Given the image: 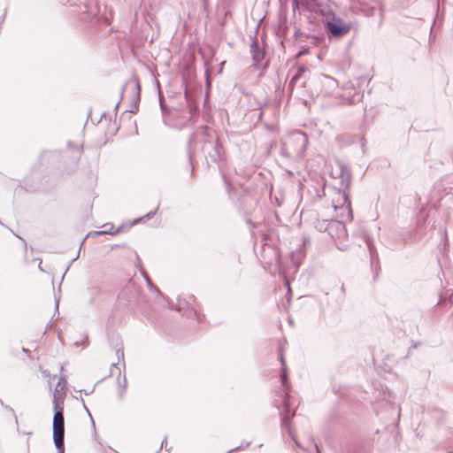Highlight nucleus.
I'll return each instance as SVG.
<instances>
[{
  "label": "nucleus",
  "instance_id": "f257e3e1",
  "mask_svg": "<svg viewBox=\"0 0 453 453\" xmlns=\"http://www.w3.org/2000/svg\"><path fill=\"white\" fill-rule=\"evenodd\" d=\"M330 176L333 179L328 187V196L331 198L332 207L336 213L334 221L319 220L316 221L315 226L319 231H326L330 227H335L345 232L344 222L351 221L353 213L349 197L351 183V172L349 168L340 161L331 165Z\"/></svg>",
  "mask_w": 453,
  "mask_h": 453
},
{
  "label": "nucleus",
  "instance_id": "f03ea898",
  "mask_svg": "<svg viewBox=\"0 0 453 453\" xmlns=\"http://www.w3.org/2000/svg\"><path fill=\"white\" fill-rule=\"evenodd\" d=\"M308 138L303 132H295L280 142V154L286 157H302L306 150Z\"/></svg>",
  "mask_w": 453,
  "mask_h": 453
},
{
  "label": "nucleus",
  "instance_id": "7ed1b4c3",
  "mask_svg": "<svg viewBox=\"0 0 453 453\" xmlns=\"http://www.w3.org/2000/svg\"><path fill=\"white\" fill-rule=\"evenodd\" d=\"M281 383L284 387V392H283V406L284 411L281 412V426L284 430H286L288 434L292 437L293 436V431L290 424L291 418L295 416V409H296V401L292 400V397L289 395L288 389V379H287V370L283 369L281 374H280ZM295 440V438H293Z\"/></svg>",
  "mask_w": 453,
  "mask_h": 453
},
{
  "label": "nucleus",
  "instance_id": "20e7f679",
  "mask_svg": "<svg viewBox=\"0 0 453 453\" xmlns=\"http://www.w3.org/2000/svg\"><path fill=\"white\" fill-rule=\"evenodd\" d=\"M54 417H53V441L58 449V453H65L64 435H65V419L63 403H59L56 396L54 397Z\"/></svg>",
  "mask_w": 453,
  "mask_h": 453
},
{
  "label": "nucleus",
  "instance_id": "39448f33",
  "mask_svg": "<svg viewBox=\"0 0 453 453\" xmlns=\"http://www.w3.org/2000/svg\"><path fill=\"white\" fill-rule=\"evenodd\" d=\"M217 137L212 129L208 127H201L196 129V131L190 137L188 142V157L189 159H192V154L196 152L197 150V145L201 144L202 147L205 144L206 142L216 141Z\"/></svg>",
  "mask_w": 453,
  "mask_h": 453
},
{
  "label": "nucleus",
  "instance_id": "423d86ee",
  "mask_svg": "<svg viewBox=\"0 0 453 453\" xmlns=\"http://www.w3.org/2000/svg\"><path fill=\"white\" fill-rule=\"evenodd\" d=\"M321 94L323 96H333L342 98L344 102L352 104L354 99L350 98L345 93H341L338 88L337 81L330 76L324 75L320 79Z\"/></svg>",
  "mask_w": 453,
  "mask_h": 453
},
{
  "label": "nucleus",
  "instance_id": "0eeeda50",
  "mask_svg": "<svg viewBox=\"0 0 453 453\" xmlns=\"http://www.w3.org/2000/svg\"><path fill=\"white\" fill-rule=\"evenodd\" d=\"M203 152L211 158L212 162L221 161L223 158L224 151L221 144L218 139L216 141L206 142L205 144L201 147Z\"/></svg>",
  "mask_w": 453,
  "mask_h": 453
},
{
  "label": "nucleus",
  "instance_id": "6e6552de",
  "mask_svg": "<svg viewBox=\"0 0 453 453\" xmlns=\"http://www.w3.org/2000/svg\"><path fill=\"white\" fill-rule=\"evenodd\" d=\"M327 29L334 36H341L350 30V25L342 23L341 19H334V22H327Z\"/></svg>",
  "mask_w": 453,
  "mask_h": 453
},
{
  "label": "nucleus",
  "instance_id": "1a4fd4ad",
  "mask_svg": "<svg viewBox=\"0 0 453 453\" xmlns=\"http://www.w3.org/2000/svg\"><path fill=\"white\" fill-rule=\"evenodd\" d=\"M250 55L253 61V65L258 67L262 60L265 58L264 50L260 49L256 40H253L250 43Z\"/></svg>",
  "mask_w": 453,
  "mask_h": 453
},
{
  "label": "nucleus",
  "instance_id": "9d476101",
  "mask_svg": "<svg viewBox=\"0 0 453 453\" xmlns=\"http://www.w3.org/2000/svg\"><path fill=\"white\" fill-rule=\"evenodd\" d=\"M307 71V68L304 67V66H299L298 69H297V72L294 75V77L292 78V80L290 81V85L294 84L297 79H299V77L304 73Z\"/></svg>",
  "mask_w": 453,
  "mask_h": 453
},
{
  "label": "nucleus",
  "instance_id": "9b49d317",
  "mask_svg": "<svg viewBox=\"0 0 453 453\" xmlns=\"http://www.w3.org/2000/svg\"><path fill=\"white\" fill-rule=\"evenodd\" d=\"M308 3L307 2H304L303 0H293L292 1V6H293V11L295 12L296 10H299L301 7H303L305 5H307Z\"/></svg>",
  "mask_w": 453,
  "mask_h": 453
},
{
  "label": "nucleus",
  "instance_id": "f8f14e48",
  "mask_svg": "<svg viewBox=\"0 0 453 453\" xmlns=\"http://www.w3.org/2000/svg\"><path fill=\"white\" fill-rule=\"evenodd\" d=\"M134 89L135 91V97L137 100L140 99V83H139V81L136 80L134 83Z\"/></svg>",
  "mask_w": 453,
  "mask_h": 453
},
{
  "label": "nucleus",
  "instance_id": "ddd939ff",
  "mask_svg": "<svg viewBox=\"0 0 453 453\" xmlns=\"http://www.w3.org/2000/svg\"><path fill=\"white\" fill-rule=\"evenodd\" d=\"M117 357H118L119 360H120V359L124 360V350H123V349H119L117 350Z\"/></svg>",
  "mask_w": 453,
  "mask_h": 453
},
{
  "label": "nucleus",
  "instance_id": "4468645a",
  "mask_svg": "<svg viewBox=\"0 0 453 453\" xmlns=\"http://www.w3.org/2000/svg\"><path fill=\"white\" fill-rule=\"evenodd\" d=\"M88 290H91L92 294L95 295V296H97L100 292V289L98 287H92L90 288H88Z\"/></svg>",
  "mask_w": 453,
  "mask_h": 453
},
{
  "label": "nucleus",
  "instance_id": "2eb2a0df",
  "mask_svg": "<svg viewBox=\"0 0 453 453\" xmlns=\"http://www.w3.org/2000/svg\"><path fill=\"white\" fill-rule=\"evenodd\" d=\"M112 229V226L110 228H107V230H104V231H101V232H97V234H114L115 232L114 231H111Z\"/></svg>",
  "mask_w": 453,
  "mask_h": 453
},
{
  "label": "nucleus",
  "instance_id": "dca6fc26",
  "mask_svg": "<svg viewBox=\"0 0 453 453\" xmlns=\"http://www.w3.org/2000/svg\"><path fill=\"white\" fill-rule=\"evenodd\" d=\"M155 213H156V211H150V212H149L148 214H146V216H145V217H146L148 219H151V218L155 215Z\"/></svg>",
  "mask_w": 453,
  "mask_h": 453
},
{
  "label": "nucleus",
  "instance_id": "f3484780",
  "mask_svg": "<svg viewBox=\"0 0 453 453\" xmlns=\"http://www.w3.org/2000/svg\"><path fill=\"white\" fill-rule=\"evenodd\" d=\"M62 381H63L64 383H65V380L64 379H60V380H59V381H58V385H57V388H56V389H55L56 391H58V387L63 386Z\"/></svg>",
  "mask_w": 453,
  "mask_h": 453
},
{
  "label": "nucleus",
  "instance_id": "a211bd4d",
  "mask_svg": "<svg viewBox=\"0 0 453 453\" xmlns=\"http://www.w3.org/2000/svg\"><path fill=\"white\" fill-rule=\"evenodd\" d=\"M62 381H63L64 383H65V380L64 379H60V380H59V381H58V385H57V388H56V389H55L56 391H58V387L63 386Z\"/></svg>",
  "mask_w": 453,
  "mask_h": 453
},
{
  "label": "nucleus",
  "instance_id": "6ab92c4d",
  "mask_svg": "<svg viewBox=\"0 0 453 453\" xmlns=\"http://www.w3.org/2000/svg\"><path fill=\"white\" fill-rule=\"evenodd\" d=\"M349 89H353L354 90V88H352L350 85L347 84L345 87L342 88V90L343 91H346V90H349Z\"/></svg>",
  "mask_w": 453,
  "mask_h": 453
},
{
  "label": "nucleus",
  "instance_id": "aec40b11",
  "mask_svg": "<svg viewBox=\"0 0 453 453\" xmlns=\"http://www.w3.org/2000/svg\"><path fill=\"white\" fill-rule=\"evenodd\" d=\"M365 242H366V244H367L370 251L372 252V244H371V242H370L369 238H367Z\"/></svg>",
  "mask_w": 453,
  "mask_h": 453
},
{
  "label": "nucleus",
  "instance_id": "412c9836",
  "mask_svg": "<svg viewBox=\"0 0 453 453\" xmlns=\"http://www.w3.org/2000/svg\"><path fill=\"white\" fill-rule=\"evenodd\" d=\"M280 361H281V364H282L283 365H285V360H284V357H283V356H282V355L280 356Z\"/></svg>",
  "mask_w": 453,
  "mask_h": 453
},
{
  "label": "nucleus",
  "instance_id": "4be33fe9",
  "mask_svg": "<svg viewBox=\"0 0 453 453\" xmlns=\"http://www.w3.org/2000/svg\"><path fill=\"white\" fill-rule=\"evenodd\" d=\"M286 285L288 287V291H290V286H289V282L288 280H286Z\"/></svg>",
  "mask_w": 453,
  "mask_h": 453
},
{
  "label": "nucleus",
  "instance_id": "5701e85b",
  "mask_svg": "<svg viewBox=\"0 0 453 453\" xmlns=\"http://www.w3.org/2000/svg\"><path fill=\"white\" fill-rule=\"evenodd\" d=\"M146 280H147V281H148L149 285H151V281H150V280L149 279V277H146Z\"/></svg>",
  "mask_w": 453,
  "mask_h": 453
},
{
  "label": "nucleus",
  "instance_id": "b1692460",
  "mask_svg": "<svg viewBox=\"0 0 453 453\" xmlns=\"http://www.w3.org/2000/svg\"><path fill=\"white\" fill-rule=\"evenodd\" d=\"M241 447H242V446L237 447V448H234V449H233L232 450H230V452H232V451H235V450H237L238 449H240Z\"/></svg>",
  "mask_w": 453,
  "mask_h": 453
},
{
  "label": "nucleus",
  "instance_id": "393cba45",
  "mask_svg": "<svg viewBox=\"0 0 453 453\" xmlns=\"http://www.w3.org/2000/svg\"><path fill=\"white\" fill-rule=\"evenodd\" d=\"M189 111H190V114L193 116V114H194L193 109H189Z\"/></svg>",
  "mask_w": 453,
  "mask_h": 453
},
{
  "label": "nucleus",
  "instance_id": "a878e982",
  "mask_svg": "<svg viewBox=\"0 0 453 453\" xmlns=\"http://www.w3.org/2000/svg\"><path fill=\"white\" fill-rule=\"evenodd\" d=\"M185 96L188 99V92H187V90L185 91Z\"/></svg>",
  "mask_w": 453,
  "mask_h": 453
},
{
  "label": "nucleus",
  "instance_id": "bb28decb",
  "mask_svg": "<svg viewBox=\"0 0 453 453\" xmlns=\"http://www.w3.org/2000/svg\"><path fill=\"white\" fill-rule=\"evenodd\" d=\"M302 54H303V51L299 52L298 56H301Z\"/></svg>",
  "mask_w": 453,
  "mask_h": 453
}]
</instances>
